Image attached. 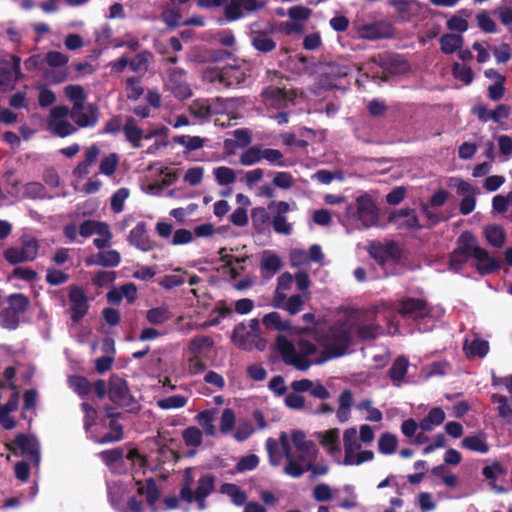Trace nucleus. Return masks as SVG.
I'll return each instance as SVG.
<instances>
[{
	"mask_svg": "<svg viewBox=\"0 0 512 512\" xmlns=\"http://www.w3.org/2000/svg\"><path fill=\"white\" fill-rule=\"evenodd\" d=\"M216 476L213 474H204L198 480L195 490V501L200 508H204L205 499L214 491Z\"/></svg>",
	"mask_w": 512,
	"mask_h": 512,
	"instance_id": "19",
	"label": "nucleus"
},
{
	"mask_svg": "<svg viewBox=\"0 0 512 512\" xmlns=\"http://www.w3.org/2000/svg\"><path fill=\"white\" fill-rule=\"evenodd\" d=\"M397 311L413 320L424 319L431 313L428 302L423 298L406 297L399 301Z\"/></svg>",
	"mask_w": 512,
	"mask_h": 512,
	"instance_id": "9",
	"label": "nucleus"
},
{
	"mask_svg": "<svg viewBox=\"0 0 512 512\" xmlns=\"http://www.w3.org/2000/svg\"><path fill=\"white\" fill-rule=\"evenodd\" d=\"M9 308L22 314L26 312L30 306L29 298L23 293H13L7 298Z\"/></svg>",
	"mask_w": 512,
	"mask_h": 512,
	"instance_id": "43",
	"label": "nucleus"
},
{
	"mask_svg": "<svg viewBox=\"0 0 512 512\" xmlns=\"http://www.w3.org/2000/svg\"><path fill=\"white\" fill-rule=\"evenodd\" d=\"M182 438L186 446L199 447L203 442V433L196 426H189L182 432Z\"/></svg>",
	"mask_w": 512,
	"mask_h": 512,
	"instance_id": "44",
	"label": "nucleus"
},
{
	"mask_svg": "<svg viewBox=\"0 0 512 512\" xmlns=\"http://www.w3.org/2000/svg\"><path fill=\"white\" fill-rule=\"evenodd\" d=\"M343 444H344V465H350V458L354 456L356 450L360 449V445L357 442V431L355 428H348L344 431L343 435Z\"/></svg>",
	"mask_w": 512,
	"mask_h": 512,
	"instance_id": "25",
	"label": "nucleus"
},
{
	"mask_svg": "<svg viewBox=\"0 0 512 512\" xmlns=\"http://www.w3.org/2000/svg\"><path fill=\"white\" fill-rule=\"evenodd\" d=\"M6 448L14 454H16V449H19L23 456L28 457L36 464L40 461L39 444L34 437L20 433L16 435L12 443L6 444Z\"/></svg>",
	"mask_w": 512,
	"mask_h": 512,
	"instance_id": "10",
	"label": "nucleus"
},
{
	"mask_svg": "<svg viewBox=\"0 0 512 512\" xmlns=\"http://www.w3.org/2000/svg\"><path fill=\"white\" fill-rule=\"evenodd\" d=\"M262 159H265L271 165L286 167L283 153L278 149L265 148L262 149Z\"/></svg>",
	"mask_w": 512,
	"mask_h": 512,
	"instance_id": "61",
	"label": "nucleus"
},
{
	"mask_svg": "<svg viewBox=\"0 0 512 512\" xmlns=\"http://www.w3.org/2000/svg\"><path fill=\"white\" fill-rule=\"evenodd\" d=\"M351 72L349 65L329 62L323 66L322 79L331 87H338V81Z\"/></svg>",
	"mask_w": 512,
	"mask_h": 512,
	"instance_id": "17",
	"label": "nucleus"
},
{
	"mask_svg": "<svg viewBox=\"0 0 512 512\" xmlns=\"http://www.w3.org/2000/svg\"><path fill=\"white\" fill-rule=\"evenodd\" d=\"M461 446L470 451L487 453L489 451V445L483 436L472 435L466 436L461 441Z\"/></svg>",
	"mask_w": 512,
	"mask_h": 512,
	"instance_id": "38",
	"label": "nucleus"
},
{
	"mask_svg": "<svg viewBox=\"0 0 512 512\" xmlns=\"http://www.w3.org/2000/svg\"><path fill=\"white\" fill-rule=\"evenodd\" d=\"M195 419L207 436H215L216 428L213 424V414L211 411L204 410L198 413Z\"/></svg>",
	"mask_w": 512,
	"mask_h": 512,
	"instance_id": "47",
	"label": "nucleus"
},
{
	"mask_svg": "<svg viewBox=\"0 0 512 512\" xmlns=\"http://www.w3.org/2000/svg\"><path fill=\"white\" fill-rule=\"evenodd\" d=\"M263 3L258 0H230L224 8V14L228 21H235L242 17V9L247 12H254L262 9Z\"/></svg>",
	"mask_w": 512,
	"mask_h": 512,
	"instance_id": "14",
	"label": "nucleus"
},
{
	"mask_svg": "<svg viewBox=\"0 0 512 512\" xmlns=\"http://www.w3.org/2000/svg\"><path fill=\"white\" fill-rule=\"evenodd\" d=\"M439 43L441 51L450 55L462 48L464 38L460 34L447 33L441 36Z\"/></svg>",
	"mask_w": 512,
	"mask_h": 512,
	"instance_id": "28",
	"label": "nucleus"
},
{
	"mask_svg": "<svg viewBox=\"0 0 512 512\" xmlns=\"http://www.w3.org/2000/svg\"><path fill=\"white\" fill-rule=\"evenodd\" d=\"M152 53L148 50L141 51L136 54L133 59H129V67L133 72H147L149 60Z\"/></svg>",
	"mask_w": 512,
	"mask_h": 512,
	"instance_id": "42",
	"label": "nucleus"
},
{
	"mask_svg": "<svg viewBox=\"0 0 512 512\" xmlns=\"http://www.w3.org/2000/svg\"><path fill=\"white\" fill-rule=\"evenodd\" d=\"M219 492L230 497L232 503L236 506H243L247 501V494L238 485L233 483H224L220 486Z\"/></svg>",
	"mask_w": 512,
	"mask_h": 512,
	"instance_id": "31",
	"label": "nucleus"
},
{
	"mask_svg": "<svg viewBox=\"0 0 512 512\" xmlns=\"http://www.w3.org/2000/svg\"><path fill=\"white\" fill-rule=\"evenodd\" d=\"M213 174L217 183L221 186L233 184L236 181V174L232 168L220 166L214 169Z\"/></svg>",
	"mask_w": 512,
	"mask_h": 512,
	"instance_id": "49",
	"label": "nucleus"
},
{
	"mask_svg": "<svg viewBox=\"0 0 512 512\" xmlns=\"http://www.w3.org/2000/svg\"><path fill=\"white\" fill-rule=\"evenodd\" d=\"M188 399L182 395H173L157 401V406L163 410L179 409L187 404Z\"/></svg>",
	"mask_w": 512,
	"mask_h": 512,
	"instance_id": "54",
	"label": "nucleus"
},
{
	"mask_svg": "<svg viewBox=\"0 0 512 512\" xmlns=\"http://www.w3.org/2000/svg\"><path fill=\"white\" fill-rule=\"evenodd\" d=\"M108 397L115 405L130 413H137L140 409V405L130 393L127 381L116 374L109 378Z\"/></svg>",
	"mask_w": 512,
	"mask_h": 512,
	"instance_id": "3",
	"label": "nucleus"
},
{
	"mask_svg": "<svg viewBox=\"0 0 512 512\" xmlns=\"http://www.w3.org/2000/svg\"><path fill=\"white\" fill-rule=\"evenodd\" d=\"M262 322L267 329H274L280 332H291L293 327L287 320H282L278 312H270L264 315Z\"/></svg>",
	"mask_w": 512,
	"mask_h": 512,
	"instance_id": "29",
	"label": "nucleus"
},
{
	"mask_svg": "<svg viewBox=\"0 0 512 512\" xmlns=\"http://www.w3.org/2000/svg\"><path fill=\"white\" fill-rule=\"evenodd\" d=\"M356 205L358 218L365 228L378 223V209L370 195L364 194L357 197Z\"/></svg>",
	"mask_w": 512,
	"mask_h": 512,
	"instance_id": "12",
	"label": "nucleus"
},
{
	"mask_svg": "<svg viewBox=\"0 0 512 512\" xmlns=\"http://www.w3.org/2000/svg\"><path fill=\"white\" fill-rule=\"evenodd\" d=\"M106 223L100 222L97 220H85L79 225V234L84 237L88 238L93 234H102V229L106 230Z\"/></svg>",
	"mask_w": 512,
	"mask_h": 512,
	"instance_id": "41",
	"label": "nucleus"
},
{
	"mask_svg": "<svg viewBox=\"0 0 512 512\" xmlns=\"http://www.w3.org/2000/svg\"><path fill=\"white\" fill-rule=\"evenodd\" d=\"M70 314L73 323H79L89 310L88 298L79 286H72L69 291Z\"/></svg>",
	"mask_w": 512,
	"mask_h": 512,
	"instance_id": "11",
	"label": "nucleus"
},
{
	"mask_svg": "<svg viewBox=\"0 0 512 512\" xmlns=\"http://www.w3.org/2000/svg\"><path fill=\"white\" fill-rule=\"evenodd\" d=\"M456 249L467 257L478 261L477 271L480 275L492 274L502 266L500 259L490 257L488 251L479 246L476 236L470 231H464L459 235Z\"/></svg>",
	"mask_w": 512,
	"mask_h": 512,
	"instance_id": "1",
	"label": "nucleus"
},
{
	"mask_svg": "<svg viewBox=\"0 0 512 512\" xmlns=\"http://www.w3.org/2000/svg\"><path fill=\"white\" fill-rule=\"evenodd\" d=\"M340 430L338 428H332L324 433H318L320 444L326 448V451L330 455L340 452Z\"/></svg>",
	"mask_w": 512,
	"mask_h": 512,
	"instance_id": "23",
	"label": "nucleus"
},
{
	"mask_svg": "<svg viewBox=\"0 0 512 512\" xmlns=\"http://www.w3.org/2000/svg\"><path fill=\"white\" fill-rule=\"evenodd\" d=\"M277 441L279 443L280 450H282V457L284 456L287 460V464L284 467V473L293 478L301 477L305 473V469L298 461H295L287 433L284 431L281 432L279 440Z\"/></svg>",
	"mask_w": 512,
	"mask_h": 512,
	"instance_id": "13",
	"label": "nucleus"
},
{
	"mask_svg": "<svg viewBox=\"0 0 512 512\" xmlns=\"http://www.w3.org/2000/svg\"><path fill=\"white\" fill-rule=\"evenodd\" d=\"M368 253L381 267H384L388 260L399 262L403 257V250L399 244L390 240L386 243H373L369 246Z\"/></svg>",
	"mask_w": 512,
	"mask_h": 512,
	"instance_id": "8",
	"label": "nucleus"
},
{
	"mask_svg": "<svg viewBox=\"0 0 512 512\" xmlns=\"http://www.w3.org/2000/svg\"><path fill=\"white\" fill-rule=\"evenodd\" d=\"M68 114L69 108L64 105L56 106L51 109L47 125L48 129L54 135L64 138L77 131L75 126L65 120Z\"/></svg>",
	"mask_w": 512,
	"mask_h": 512,
	"instance_id": "7",
	"label": "nucleus"
},
{
	"mask_svg": "<svg viewBox=\"0 0 512 512\" xmlns=\"http://www.w3.org/2000/svg\"><path fill=\"white\" fill-rule=\"evenodd\" d=\"M214 346V340L207 335H197L189 341L188 350L194 356H199L205 351H209Z\"/></svg>",
	"mask_w": 512,
	"mask_h": 512,
	"instance_id": "30",
	"label": "nucleus"
},
{
	"mask_svg": "<svg viewBox=\"0 0 512 512\" xmlns=\"http://www.w3.org/2000/svg\"><path fill=\"white\" fill-rule=\"evenodd\" d=\"M409 367V361L405 356L397 357L388 370V377L392 383L399 387L404 381Z\"/></svg>",
	"mask_w": 512,
	"mask_h": 512,
	"instance_id": "22",
	"label": "nucleus"
},
{
	"mask_svg": "<svg viewBox=\"0 0 512 512\" xmlns=\"http://www.w3.org/2000/svg\"><path fill=\"white\" fill-rule=\"evenodd\" d=\"M276 347L278 352L281 354L283 361L286 363L292 355L295 354V347L291 341H289L285 336L278 335L276 338Z\"/></svg>",
	"mask_w": 512,
	"mask_h": 512,
	"instance_id": "58",
	"label": "nucleus"
},
{
	"mask_svg": "<svg viewBox=\"0 0 512 512\" xmlns=\"http://www.w3.org/2000/svg\"><path fill=\"white\" fill-rule=\"evenodd\" d=\"M163 22L170 28H176L180 25L181 13L176 6L165 8L162 12Z\"/></svg>",
	"mask_w": 512,
	"mask_h": 512,
	"instance_id": "57",
	"label": "nucleus"
},
{
	"mask_svg": "<svg viewBox=\"0 0 512 512\" xmlns=\"http://www.w3.org/2000/svg\"><path fill=\"white\" fill-rule=\"evenodd\" d=\"M174 142L184 146L188 151H195L204 146V139L199 136H176Z\"/></svg>",
	"mask_w": 512,
	"mask_h": 512,
	"instance_id": "55",
	"label": "nucleus"
},
{
	"mask_svg": "<svg viewBox=\"0 0 512 512\" xmlns=\"http://www.w3.org/2000/svg\"><path fill=\"white\" fill-rule=\"evenodd\" d=\"M452 73L456 79L463 82L465 85L471 84L474 78L473 70L470 67L457 62L452 65Z\"/></svg>",
	"mask_w": 512,
	"mask_h": 512,
	"instance_id": "56",
	"label": "nucleus"
},
{
	"mask_svg": "<svg viewBox=\"0 0 512 512\" xmlns=\"http://www.w3.org/2000/svg\"><path fill=\"white\" fill-rule=\"evenodd\" d=\"M262 160V149L260 146H252L240 155L239 162L244 166H252Z\"/></svg>",
	"mask_w": 512,
	"mask_h": 512,
	"instance_id": "52",
	"label": "nucleus"
},
{
	"mask_svg": "<svg viewBox=\"0 0 512 512\" xmlns=\"http://www.w3.org/2000/svg\"><path fill=\"white\" fill-rule=\"evenodd\" d=\"M40 245L35 237L24 236L21 238V252L27 262L33 261L37 258Z\"/></svg>",
	"mask_w": 512,
	"mask_h": 512,
	"instance_id": "37",
	"label": "nucleus"
},
{
	"mask_svg": "<svg viewBox=\"0 0 512 512\" xmlns=\"http://www.w3.org/2000/svg\"><path fill=\"white\" fill-rule=\"evenodd\" d=\"M232 342L245 351H264L267 347V340L259 334L250 333L244 323H238L233 329Z\"/></svg>",
	"mask_w": 512,
	"mask_h": 512,
	"instance_id": "4",
	"label": "nucleus"
},
{
	"mask_svg": "<svg viewBox=\"0 0 512 512\" xmlns=\"http://www.w3.org/2000/svg\"><path fill=\"white\" fill-rule=\"evenodd\" d=\"M380 326L375 323L363 324L357 327L356 335L361 341L374 340L379 335Z\"/></svg>",
	"mask_w": 512,
	"mask_h": 512,
	"instance_id": "53",
	"label": "nucleus"
},
{
	"mask_svg": "<svg viewBox=\"0 0 512 512\" xmlns=\"http://www.w3.org/2000/svg\"><path fill=\"white\" fill-rule=\"evenodd\" d=\"M128 242L130 245L144 252L151 251L156 247L155 242L150 239L147 233L146 223L144 221L138 222L130 231Z\"/></svg>",
	"mask_w": 512,
	"mask_h": 512,
	"instance_id": "15",
	"label": "nucleus"
},
{
	"mask_svg": "<svg viewBox=\"0 0 512 512\" xmlns=\"http://www.w3.org/2000/svg\"><path fill=\"white\" fill-rule=\"evenodd\" d=\"M297 455L294 457L295 461L303 467H307L310 463L315 462L318 455V448L316 444H309L308 447L296 451Z\"/></svg>",
	"mask_w": 512,
	"mask_h": 512,
	"instance_id": "46",
	"label": "nucleus"
},
{
	"mask_svg": "<svg viewBox=\"0 0 512 512\" xmlns=\"http://www.w3.org/2000/svg\"><path fill=\"white\" fill-rule=\"evenodd\" d=\"M477 26L485 33H495L497 26L495 21L489 16L486 10L480 11L476 15Z\"/></svg>",
	"mask_w": 512,
	"mask_h": 512,
	"instance_id": "60",
	"label": "nucleus"
},
{
	"mask_svg": "<svg viewBox=\"0 0 512 512\" xmlns=\"http://www.w3.org/2000/svg\"><path fill=\"white\" fill-rule=\"evenodd\" d=\"M189 112L200 120H207L211 117L207 99L194 100L189 107Z\"/></svg>",
	"mask_w": 512,
	"mask_h": 512,
	"instance_id": "50",
	"label": "nucleus"
},
{
	"mask_svg": "<svg viewBox=\"0 0 512 512\" xmlns=\"http://www.w3.org/2000/svg\"><path fill=\"white\" fill-rule=\"evenodd\" d=\"M486 241L493 247L500 248L505 243L506 234L499 225H487L483 230Z\"/></svg>",
	"mask_w": 512,
	"mask_h": 512,
	"instance_id": "33",
	"label": "nucleus"
},
{
	"mask_svg": "<svg viewBox=\"0 0 512 512\" xmlns=\"http://www.w3.org/2000/svg\"><path fill=\"white\" fill-rule=\"evenodd\" d=\"M118 161L119 158L116 153H111L109 156L104 157L99 165L100 172L106 176L113 175L116 171Z\"/></svg>",
	"mask_w": 512,
	"mask_h": 512,
	"instance_id": "64",
	"label": "nucleus"
},
{
	"mask_svg": "<svg viewBox=\"0 0 512 512\" xmlns=\"http://www.w3.org/2000/svg\"><path fill=\"white\" fill-rule=\"evenodd\" d=\"M99 458L110 469L114 470L123 464L124 449L122 447H115L99 452Z\"/></svg>",
	"mask_w": 512,
	"mask_h": 512,
	"instance_id": "26",
	"label": "nucleus"
},
{
	"mask_svg": "<svg viewBox=\"0 0 512 512\" xmlns=\"http://www.w3.org/2000/svg\"><path fill=\"white\" fill-rule=\"evenodd\" d=\"M69 381L71 387L80 396H86L92 390V385L86 377L74 376Z\"/></svg>",
	"mask_w": 512,
	"mask_h": 512,
	"instance_id": "62",
	"label": "nucleus"
},
{
	"mask_svg": "<svg viewBox=\"0 0 512 512\" xmlns=\"http://www.w3.org/2000/svg\"><path fill=\"white\" fill-rule=\"evenodd\" d=\"M146 320L152 325H161L172 318L167 306L154 307L146 311Z\"/></svg>",
	"mask_w": 512,
	"mask_h": 512,
	"instance_id": "34",
	"label": "nucleus"
},
{
	"mask_svg": "<svg viewBox=\"0 0 512 512\" xmlns=\"http://www.w3.org/2000/svg\"><path fill=\"white\" fill-rule=\"evenodd\" d=\"M362 38L368 40H378L390 38L393 35L392 25L385 21H376L370 24L362 25L359 29Z\"/></svg>",
	"mask_w": 512,
	"mask_h": 512,
	"instance_id": "16",
	"label": "nucleus"
},
{
	"mask_svg": "<svg viewBox=\"0 0 512 512\" xmlns=\"http://www.w3.org/2000/svg\"><path fill=\"white\" fill-rule=\"evenodd\" d=\"M445 420V413L440 407L432 408L420 421L419 427L423 431H431L435 426L441 425Z\"/></svg>",
	"mask_w": 512,
	"mask_h": 512,
	"instance_id": "32",
	"label": "nucleus"
},
{
	"mask_svg": "<svg viewBox=\"0 0 512 512\" xmlns=\"http://www.w3.org/2000/svg\"><path fill=\"white\" fill-rule=\"evenodd\" d=\"M283 266L282 259L268 251H265L261 260V269L276 274Z\"/></svg>",
	"mask_w": 512,
	"mask_h": 512,
	"instance_id": "45",
	"label": "nucleus"
},
{
	"mask_svg": "<svg viewBox=\"0 0 512 512\" xmlns=\"http://www.w3.org/2000/svg\"><path fill=\"white\" fill-rule=\"evenodd\" d=\"M127 85V98L130 100H138L144 93V89L141 86V81L137 77H129L126 80Z\"/></svg>",
	"mask_w": 512,
	"mask_h": 512,
	"instance_id": "63",
	"label": "nucleus"
},
{
	"mask_svg": "<svg viewBox=\"0 0 512 512\" xmlns=\"http://www.w3.org/2000/svg\"><path fill=\"white\" fill-rule=\"evenodd\" d=\"M167 81L165 88L179 99L185 100L192 96V90L187 82V72L183 68H169L167 70Z\"/></svg>",
	"mask_w": 512,
	"mask_h": 512,
	"instance_id": "6",
	"label": "nucleus"
},
{
	"mask_svg": "<svg viewBox=\"0 0 512 512\" xmlns=\"http://www.w3.org/2000/svg\"><path fill=\"white\" fill-rule=\"evenodd\" d=\"M251 219L254 228L263 231L270 221V216L264 207H256L252 209Z\"/></svg>",
	"mask_w": 512,
	"mask_h": 512,
	"instance_id": "51",
	"label": "nucleus"
},
{
	"mask_svg": "<svg viewBox=\"0 0 512 512\" xmlns=\"http://www.w3.org/2000/svg\"><path fill=\"white\" fill-rule=\"evenodd\" d=\"M269 463L272 466H279L282 461V452L276 439L269 437L265 442Z\"/></svg>",
	"mask_w": 512,
	"mask_h": 512,
	"instance_id": "48",
	"label": "nucleus"
},
{
	"mask_svg": "<svg viewBox=\"0 0 512 512\" xmlns=\"http://www.w3.org/2000/svg\"><path fill=\"white\" fill-rule=\"evenodd\" d=\"M325 339L329 344L325 347L322 357L314 362L315 364H322L329 359L345 355L352 344L351 329L347 322H335L329 327Z\"/></svg>",
	"mask_w": 512,
	"mask_h": 512,
	"instance_id": "2",
	"label": "nucleus"
},
{
	"mask_svg": "<svg viewBox=\"0 0 512 512\" xmlns=\"http://www.w3.org/2000/svg\"><path fill=\"white\" fill-rule=\"evenodd\" d=\"M251 45L255 50L265 54L272 52L277 46L276 41L263 30L251 32Z\"/></svg>",
	"mask_w": 512,
	"mask_h": 512,
	"instance_id": "21",
	"label": "nucleus"
},
{
	"mask_svg": "<svg viewBox=\"0 0 512 512\" xmlns=\"http://www.w3.org/2000/svg\"><path fill=\"white\" fill-rule=\"evenodd\" d=\"M123 133L126 141H128L133 148L138 149L142 146L141 140L144 138V131L137 126L136 120L133 117H126L123 125Z\"/></svg>",
	"mask_w": 512,
	"mask_h": 512,
	"instance_id": "20",
	"label": "nucleus"
},
{
	"mask_svg": "<svg viewBox=\"0 0 512 512\" xmlns=\"http://www.w3.org/2000/svg\"><path fill=\"white\" fill-rule=\"evenodd\" d=\"M139 495H144L148 505L153 506L159 500L160 491L154 478L146 479L145 485L138 487Z\"/></svg>",
	"mask_w": 512,
	"mask_h": 512,
	"instance_id": "36",
	"label": "nucleus"
},
{
	"mask_svg": "<svg viewBox=\"0 0 512 512\" xmlns=\"http://www.w3.org/2000/svg\"><path fill=\"white\" fill-rule=\"evenodd\" d=\"M491 400L498 405V416L507 423H512V406L509 398L501 394H493Z\"/></svg>",
	"mask_w": 512,
	"mask_h": 512,
	"instance_id": "35",
	"label": "nucleus"
},
{
	"mask_svg": "<svg viewBox=\"0 0 512 512\" xmlns=\"http://www.w3.org/2000/svg\"><path fill=\"white\" fill-rule=\"evenodd\" d=\"M398 445L397 437L389 432L383 433L378 440V450L381 454L391 455L393 454Z\"/></svg>",
	"mask_w": 512,
	"mask_h": 512,
	"instance_id": "40",
	"label": "nucleus"
},
{
	"mask_svg": "<svg viewBox=\"0 0 512 512\" xmlns=\"http://www.w3.org/2000/svg\"><path fill=\"white\" fill-rule=\"evenodd\" d=\"M110 432L105 433L100 438H94L98 444H109L121 441L124 438V427L118 422V419L109 421Z\"/></svg>",
	"mask_w": 512,
	"mask_h": 512,
	"instance_id": "27",
	"label": "nucleus"
},
{
	"mask_svg": "<svg viewBox=\"0 0 512 512\" xmlns=\"http://www.w3.org/2000/svg\"><path fill=\"white\" fill-rule=\"evenodd\" d=\"M212 80L217 79L225 87H232L241 84L245 80V73L233 66L224 67L220 70L212 71Z\"/></svg>",
	"mask_w": 512,
	"mask_h": 512,
	"instance_id": "18",
	"label": "nucleus"
},
{
	"mask_svg": "<svg viewBox=\"0 0 512 512\" xmlns=\"http://www.w3.org/2000/svg\"><path fill=\"white\" fill-rule=\"evenodd\" d=\"M236 416L235 412L231 408H225L222 411L220 418V432L222 434H228L235 426Z\"/></svg>",
	"mask_w": 512,
	"mask_h": 512,
	"instance_id": "59",
	"label": "nucleus"
},
{
	"mask_svg": "<svg viewBox=\"0 0 512 512\" xmlns=\"http://www.w3.org/2000/svg\"><path fill=\"white\" fill-rule=\"evenodd\" d=\"M20 324V314L9 307L0 312V326L4 329L15 330Z\"/></svg>",
	"mask_w": 512,
	"mask_h": 512,
	"instance_id": "39",
	"label": "nucleus"
},
{
	"mask_svg": "<svg viewBox=\"0 0 512 512\" xmlns=\"http://www.w3.org/2000/svg\"><path fill=\"white\" fill-rule=\"evenodd\" d=\"M261 96L266 106L284 109L295 104L296 92L293 89L269 85L262 90Z\"/></svg>",
	"mask_w": 512,
	"mask_h": 512,
	"instance_id": "5",
	"label": "nucleus"
},
{
	"mask_svg": "<svg viewBox=\"0 0 512 512\" xmlns=\"http://www.w3.org/2000/svg\"><path fill=\"white\" fill-rule=\"evenodd\" d=\"M70 118L81 128L94 127L99 119V110L96 105L88 104L86 112H79Z\"/></svg>",
	"mask_w": 512,
	"mask_h": 512,
	"instance_id": "24",
	"label": "nucleus"
}]
</instances>
